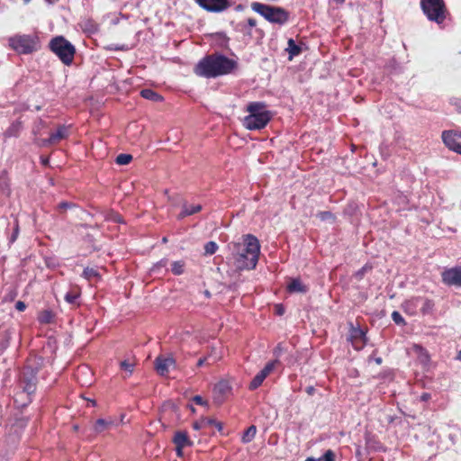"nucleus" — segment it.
<instances>
[{
  "instance_id": "obj_14",
  "label": "nucleus",
  "mask_w": 461,
  "mask_h": 461,
  "mask_svg": "<svg viewBox=\"0 0 461 461\" xmlns=\"http://www.w3.org/2000/svg\"><path fill=\"white\" fill-rule=\"evenodd\" d=\"M349 340L357 350L362 349L366 345V333L358 328H353L350 331Z\"/></svg>"
},
{
  "instance_id": "obj_8",
  "label": "nucleus",
  "mask_w": 461,
  "mask_h": 461,
  "mask_svg": "<svg viewBox=\"0 0 461 461\" xmlns=\"http://www.w3.org/2000/svg\"><path fill=\"white\" fill-rule=\"evenodd\" d=\"M195 4L208 13H222L231 6L230 0H194Z\"/></svg>"
},
{
  "instance_id": "obj_42",
  "label": "nucleus",
  "mask_w": 461,
  "mask_h": 461,
  "mask_svg": "<svg viewBox=\"0 0 461 461\" xmlns=\"http://www.w3.org/2000/svg\"><path fill=\"white\" fill-rule=\"evenodd\" d=\"M318 217L324 221V220H327V219H330V218H332L333 217V214L330 212H328V211H325V212H320L318 213Z\"/></svg>"
},
{
  "instance_id": "obj_40",
  "label": "nucleus",
  "mask_w": 461,
  "mask_h": 461,
  "mask_svg": "<svg viewBox=\"0 0 461 461\" xmlns=\"http://www.w3.org/2000/svg\"><path fill=\"white\" fill-rule=\"evenodd\" d=\"M450 104L455 106L456 110L458 113H461V97L460 96H453L450 98Z\"/></svg>"
},
{
  "instance_id": "obj_43",
  "label": "nucleus",
  "mask_w": 461,
  "mask_h": 461,
  "mask_svg": "<svg viewBox=\"0 0 461 461\" xmlns=\"http://www.w3.org/2000/svg\"><path fill=\"white\" fill-rule=\"evenodd\" d=\"M247 26H249V28H254L257 26L258 23H257V20L255 18H249L247 21H245Z\"/></svg>"
},
{
  "instance_id": "obj_22",
  "label": "nucleus",
  "mask_w": 461,
  "mask_h": 461,
  "mask_svg": "<svg viewBox=\"0 0 461 461\" xmlns=\"http://www.w3.org/2000/svg\"><path fill=\"white\" fill-rule=\"evenodd\" d=\"M55 313L49 309L43 310L39 312L38 321L41 324H50L54 321Z\"/></svg>"
},
{
  "instance_id": "obj_32",
  "label": "nucleus",
  "mask_w": 461,
  "mask_h": 461,
  "mask_svg": "<svg viewBox=\"0 0 461 461\" xmlns=\"http://www.w3.org/2000/svg\"><path fill=\"white\" fill-rule=\"evenodd\" d=\"M21 128V122L13 123L5 132L6 138L18 136Z\"/></svg>"
},
{
  "instance_id": "obj_49",
  "label": "nucleus",
  "mask_w": 461,
  "mask_h": 461,
  "mask_svg": "<svg viewBox=\"0 0 461 461\" xmlns=\"http://www.w3.org/2000/svg\"><path fill=\"white\" fill-rule=\"evenodd\" d=\"M305 392L309 395H313L315 393V388L313 386H308V387H306Z\"/></svg>"
},
{
  "instance_id": "obj_16",
  "label": "nucleus",
  "mask_w": 461,
  "mask_h": 461,
  "mask_svg": "<svg viewBox=\"0 0 461 461\" xmlns=\"http://www.w3.org/2000/svg\"><path fill=\"white\" fill-rule=\"evenodd\" d=\"M173 443L179 447H192L193 441L189 438L186 431L178 430L175 433L173 438Z\"/></svg>"
},
{
  "instance_id": "obj_57",
  "label": "nucleus",
  "mask_w": 461,
  "mask_h": 461,
  "mask_svg": "<svg viewBox=\"0 0 461 461\" xmlns=\"http://www.w3.org/2000/svg\"><path fill=\"white\" fill-rule=\"evenodd\" d=\"M382 362V359L381 358H377L376 359V363L380 364Z\"/></svg>"
},
{
  "instance_id": "obj_6",
  "label": "nucleus",
  "mask_w": 461,
  "mask_h": 461,
  "mask_svg": "<svg viewBox=\"0 0 461 461\" xmlns=\"http://www.w3.org/2000/svg\"><path fill=\"white\" fill-rule=\"evenodd\" d=\"M49 49L66 66H70L76 55L75 46L64 36H56L49 42Z\"/></svg>"
},
{
  "instance_id": "obj_20",
  "label": "nucleus",
  "mask_w": 461,
  "mask_h": 461,
  "mask_svg": "<svg viewBox=\"0 0 461 461\" xmlns=\"http://www.w3.org/2000/svg\"><path fill=\"white\" fill-rule=\"evenodd\" d=\"M201 210H202L201 204H193V205H189V206L186 204H184L181 212L177 216V219L182 220L187 216H190V215H193V214H195V213L201 212Z\"/></svg>"
},
{
  "instance_id": "obj_47",
  "label": "nucleus",
  "mask_w": 461,
  "mask_h": 461,
  "mask_svg": "<svg viewBox=\"0 0 461 461\" xmlns=\"http://www.w3.org/2000/svg\"><path fill=\"white\" fill-rule=\"evenodd\" d=\"M184 448H185V447H183L176 446V456H177L178 457H182V456H183V455H184V453H183V449H184Z\"/></svg>"
},
{
  "instance_id": "obj_51",
  "label": "nucleus",
  "mask_w": 461,
  "mask_h": 461,
  "mask_svg": "<svg viewBox=\"0 0 461 461\" xmlns=\"http://www.w3.org/2000/svg\"><path fill=\"white\" fill-rule=\"evenodd\" d=\"M236 254H247V236L245 237L244 248L240 251H238Z\"/></svg>"
},
{
  "instance_id": "obj_15",
  "label": "nucleus",
  "mask_w": 461,
  "mask_h": 461,
  "mask_svg": "<svg viewBox=\"0 0 461 461\" xmlns=\"http://www.w3.org/2000/svg\"><path fill=\"white\" fill-rule=\"evenodd\" d=\"M174 365L175 360L172 357L158 356L155 359V369L160 375H167L169 372V367Z\"/></svg>"
},
{
  "instance_id": "obj_52",
  "label": "nucleus",
  "mask_w": 461,
  "mask_h": 461,
  "mask_svg": "<svg viewBox=\"0 0 461 461\" xmlns=\"http://www.w3.org/2000/svg\"><path fill=\"white\" fill-rule=\"evenodd\" d=\"M277 313H278L279 315H282V314H283V310H282V308H281V306H280V305H278V306H277Z\"/></svg>"
},
{
  "instance_id": "obj_33",
  "label": "nucleus",
  "mask_w": 461,
  "mask_h": 461,
  "mask_svg": "<svg viewBox=\"0 0 461 461\" xmlns=\"http://www.w3.org/2000/svg\"><path fill=\"white\" fill-rule=\"evenodd\" d=\"M278 364L277 360L269 361L267 363V365L264 366V368L260 371L266 378L274 371L276 368V366Z\"/></svg>"
},
{
  "instance_id": "obj_35",
  "label": "nucleus",
  "mask_w": 461,
  "mask_h": 461,
  "mask_svg": "<svg viewBox=\"0 0 461 461\" xmlns=\"http://www.w3.org/2000/svg\"><path fill=\"white\" fill-rule=\"evenodd\" d=\"M218 249V245L214 241H208L204 245V252L207 255H213Z\"/></svg>"
},
{
  "instance_id": "obj_11",
  "label": "nucleus",
  "mask_w": 461,
  "mask_h": 461,
  "mask_svg": "<svg viewBox=\"0 0 461 461\" xmlns=\"http://www.w3.org/2000/svg\"><path fill=\"white\" fill-rule=\"evenodd\" d=\"M442 140L449 149L461 154V132L444 131L442 132Z\"/></svg>"
},
{
  "instance_id": "obj_56",
  "label": "nucleus",
  "mask_w": 461,
  "mask_h": 461,
  "mask_svg": "<svg viewBox=\"0 0 461 461\" xmlns=\"http://www.w3.org/2000/svg\"><path fill=\"white\" fill-rule=\"evenodd\" d=\"M162 242H163V243L167 242V239L166 237H164V238L162 239Z\"/></svg>"
},
{
  "instance_id": "obj_59",
  "label": "nucleus",
  "mask_w": 461,
  "mask_h": 461,
  "mask_svg": "<svg viewBox=\"0 0 461 461\" xmlns=\"http://www.w3.org/2000/svg\"><path fill=\"white\" fill-rule=\"evenodd\" d=\"M458 359H460V360H461V350H460V352L458 353Z\"/></svg>"
},
{
  "instance_id": "obj_37",
  "label": "nucleus",
  "mask_w": 461,
  "mask_h": 461,
  "mask_svg": "<svg viewBox=\"0 0 461 461\" xmlns=\"http://www.w3.org/2000/svg\"><path fill=\"white\" fill-rule=\"evenodd\" d=\"M392 319L397 325H405V320L401 315V313L397 311H393L392 313Z\"/></svg>"
},
{
  "instance_id": "obj_7",
  "label": "nucleus",
  "mask_w": 461,
  "mask_h": 461,
  "mask_svg": "<svg viewBox=\"0 0 461 461\" xmlns=\"http://www.w3.org/2000/svg\"><path fill=\"white\" fill-rule=\"evenodd\" d=\"M420 8L429 21L442 24L448 14L444 0H420Z\"/></svg>"
},
{
  "instance_id": "obj_60",
  "label": "nucleus",
  "mask_w": 461,
  "mask_h": 461,
  "mask_svg": "<svg viewBox=\"0 0 461 461\" xmlns=\"http://www.w3.org/2000/svg\"><path fill=\"white\" fill-rule=\"evenodd\" d=\"M31 0H23L24 3H29Z\"/></svg>"
},
{
  "instance_id": "obj_34",
  "label": "nucleus",
  "mask_w": 461,
  "mask_h": 461,
  "mask_svg": "<svg viewBox=\"0 0 461 461\" xmlns=\"http://www.w3.org/2000/svg\"><path fill=\"white\" fill-rule=\"evenodd\" d=\"M132 160V156L130 154L122 153L116 157V163L118 165H128Z\"/></svg>"
},
{
  "instance_id": "obj_30",
  "label": "nucleus",
  "mask_w": 461,
  "mask_h": 461,
  "mask_svg": "<svg viewBox=\"0 0 461 461\" xmlns=\"http://www.w3.org/2000/svg\"><path fill=\"white\" fill-rule=\"evenodd\" d=\"M185 262L183 260L174 261L171 264V271L176 276H180L185 271Z\"/></svg>"
},
{
  "instance_id": "obj_4",
  "label": "nucleus",
  "mask_w": 461,
  "mask_h": 461,
  "mask_svg": "<svg viewBox=\"0 0 461 461\" xmlns=\"http://www.w3.org/2000/svg\"><path fill=\"white\" fill-rule=\"evenodd\" d=\"M251 9L263 16L267 22L278 25H284L289 21L290 14L281 6H273L259 2H253Z\"/></svg>"
},
{
  "instance_id": "obj_48",
  "label": "nucleus",
  "mask_w": 461,
  "mask_h": 461,
  "mask_svg": "<svg viewBox=\"0 0 461 461\" xmlns=\"http://www.w3.org/2000/svg\"><path fill=\"white\" fill-rule=\"evenodd\" d=\"M207 359H208V357H201V358L197 361L196 366H197V367H201L202 366H203V365L206 363Z\"/></svg>"
},
{
  "instance_id": "obj_55",
  "label": "nucleus",
  "mask_w": 461,
  "mask_h": 461,
  "mask_svg": "<svg viewBox=\"0 0 461 461\" xmlns=\"http://www.w3.org/2000/svg\"><path fill=\"white\" fill-rule=\"evenodd\" d=\"M338 4H342L345 0H334Z\"/></svg>"
},
{
  "instance_id": "obj_44",
  "label": "nucleus",
  "mask_w": 461,
  "mask_h": 461,
  "mask_svg": "<svg viewBox=\"0 0 461 461\" xmlns=\"http://www.w3.org/2000/svg\"><path fill=\"white\" fill-rule=\"evenodd\" d=\"M15 309L19 312H23L26 309V304L22 301H18L15 303Z\"/></svg>"
},
{
  "instance_id": "obj_21",
  "label": "nucleus",
  "mask_w": 461,
  "mask_h": 461,
  "mask_svg": "<svg viewBox=\"0 0 461 461\" xmlns=\"http://www.w3.org/2000/svg\"><path fill=\"white\" fill-rule=\"evenodd\" d=\"M113 425V420L98 419L95 422L94 429L96 433L104 432Z\"/></svg>"
},
{
  "instance_id": "obj_25",
  "label": "nucleus",
  "mask_w": 461,
  "mask_h": 461,
  "mask_svg": "<svg viewBox=\"0 0 461 461\" xmlns=\"http://www.w3.org/2000/svg\"><path fill=\"white\" fill-rule=\"evenodd\" d=\"M140 95L147 100H151L155 102H160L163 100V97L152 89H142L140 91Z\"/></svg>"
},
{
  "instance_id": "obj_10",
  "label": "nucleus",
  "mask_w": 461,
  "mask_h": 461,
  "mask_svg": "<svg viewBox=\"0 0 461 461\" xmlns=\"http://www.w3.org/2000/svg\"><path fill=\"white\" fill-rule=\"evenodd\" d=\"M232 393L231 384L228 380L219 381L212 389L214 402L222 404Z\"/></svg>"
},
{
  "instance_id": "obj_29",
  "label": "nucleus",
  "mask_w": 461,
  "mask_h": 461,
  "mask_svg": "<svg viewBox=\"0 0 461 461\" xmlns=\"http://www.w3.org/2000/svg\"><path fill=\"white\" fill-rule=\"evenodd\" d=\"M265 379L266 376L261 372H258L249 383V389L250 391L258 389L263 384Z\"/></svg>"
},
{
  "instance_id": "obj_5",
  "label": "nucleus",
  "mask_w": 461,
  "mask_h": 461,
  "mask_svg": "<svg viewBox=\"0 0 461 461\" xmlns=\"http://www.w3.org/2000/svg\"><path fill=\"white\" fill-rule=\"evenodd\" d=\"M8 47L20 55H29L40 49V40L34 34H15L8 38Z\"/></svg>"
},
{
  "instance_id": "obj_36",
  "label": "nucleus",
  "mask_w": 461,
  "mask_h": 461,
  "mask_svg": "<svg viewBox=\"0 0 461 461\" xmlns=\"http://www.w3.org/2000/svg\"><path fill=\"white\" fill-rule=\"evenodd\" d=\"M82 276L86 278V279H88L90 280L91 278L93 277H95L98 276V273L95 269L94 268H91V267H86L84 270H83V274Z\"/></svg>"
},
{
  "instance_id": "obj_23",
  "label": "nucleus",
  "mask_w": 461,
  "mask_h": 461,
  "mask_svg": "<svg viewBox=\"0 0 461 461\" xmlns=\"http://www.w3.org/2000/svg\"><path fill=\"white\" fill-rule=\"evenodd\" d=\"M420 312L423 315L429 314L432 312L435 303L433 300L420 296Z\"/></svg>"
},
{
  "instance_id": "obj_17",
  "label": "nucleus",
  "mask_w": 461,
  "mask_h": 461,
  "mask_svg": "<svg viewBox=\"0 0 461 461\" xmlns=\"http://www.w3.org/2000/svg\"><path fill=\"white\" fill-rule=\"evenodd\" d=\"M136 365L137 360L134 357H129L120 362L121 370L126 373L124 378L129 377L132 375Z\"/></svg>"
},
{
  "instance_id": "obj_18",
  "label": "nucleus",
  "mask_w": 461,
  "mask_h": 461,
  "mask_svg": "<svg viewBox=\"0 0 461 461\" xmlns=\"http://www.w3.org/2000/svg\"><path fill=\"white\" fill-rule=\"evenodd\" d=\"M420 303V296L411 297L407 300L404 304V312L409 315H415L417 313V308Z\"/></svg>"
},
{
  "instance_id": "obj_54",
  "label": "nucleus",
  "mask_w": 461,
  "mask_h": 461,
  "mask_svg": "<svg viewBox=\"0 0 461 461\" xmlns=\"http://www.w3.org/2000/svg\"><path fill=\"white\" fill-rule=\"evenodd\" d=\"M204 295L209 298V297H211V293L208 290H206L204 292Z\"/></svg>"
},
{
  "instance_id": "obj_2",
  "label": "nucleus",
  "mask_w": 461,
  "mask_h": 461,
  "mask_svg": "<svg viewBox=\"0 0 461 461\" xmlns=\"http://www.w3.org/2000/svg\"><path fill=\"white\" fill-rule=\"evenodd\" d=\"M249 113L242 120V125L249 131L264 129L272 119V113L264 102H250L246 107Z\"/></svg>"
},
{
  "instance_id": "obj_38",
  "label": "nucleus",
  "mask_w": 461,
  "mask_h": 461,
  "mask_svg": "<svg viewBox=\"0 0 461 461\" xmlns=\"http://www.w3.org/2000/svg\"><path fill=\"white\" fill-rule=\"evenodd\" d=\"M319 461H335V453L331 449H328Z\"/></svg>"
},
{
  "instance_id": "obj_24",
  "label": "nucleus",
  "mask_w": 461,
  "mask_h": 461,
  "mask_svg": "<svg viewBox=\"0 0 461 461\" xmlns=\"http://www.w3.org/2000/svg\"><path fill=\"white\" fill-rule=\"evenodd\" d=\"M286 50L289 53V59L291 60L294 57L298 56L302 52V48L298 46L293 39H289Z\"/></svg>"
},
{
  "instance_id": "obj_12",
  "label": "nucleus",
  "mask_w": 461,
  "mask_h": 461,
  "mask_svg": "<svg viewBox=\"0 0 461 461\" xmlns=\"http://www.w3.org/2000/svg\"><path fill=\"white\" fill-rule=\"evenodd\" d=\"M69 135V127L66 125H59L55 132L50 133L48 139H44L41 142V146L56 145L62 140H65Z\"/></svg>"
},
{
  "instance_id": "obj_58",
  "label": "nucleus",
  "mask_w": 461,
  "mask_h": 461,
  "mask_svg": "<svg viewBox=\"0 0 461 461\" xmlns=\"http://www.w3.org/2000/svg\"><path fill=\"white\" fill-rule=\"evenodd\" d=\"M42 163L43 164H47L48 163V159H42Z\"/></svg>"
},
{
  "instance_id": "obj_26",
  "label": "nucleus",
  "mask_w": 461,
  "mask_h": 461,
  "mask_svg": "<svg viewBox=\"0 0 461 461\" xmlns=\"http://www.w3.org/2000/svg\"><path fill=\"white\" fill-rule=\"evenodd\" d=\"M80 290L77 287L72 288L65 295V301L70 304H76L77 299L80 297Z\"/></svg>"
},
{
  "instance_id": "obj_27",
  "label": "nucleus",
  "mask_w": 461,
  "mask_h": 461,
  "mask_svg": "<svg viewBox=\"0 0 461 461\" xmlns=\"http://www.w3.org/2000/svg\"><path fill=\"white\" fill-rule=\"evenodd\" d=\"M210 423H215V419L202 418L201 420L194 421L192 426L194 429L200 430L202 429L208 428Z\"/></svg>"
},
{
  "instance_id": "obj_13",
  "label": "nucleus",
  "mask_w": 461,
  "mask_h": 461,
  "mask_svg": "<svg viewBox=\"0 0 461 461\" xmlns=\"http://www.w3.org/2000/svg\"><path fill=\"white\" fill-rule=\"evenodd\" d=\"M441 276L445 285L461 286V267L446 269Z\"/></svg>"
},
{
  "instance_id": "obj_19",
  "label": "nucleus",
  "mask_w": 461,
  "mask_h": 461,
  "mask_svg": "<svg viewBox=\"0 0 461 461\" xmlns=\"http://www.w3.org/2000/svg\"><path fill=\"white\" fill-rule=\"evenodd\" d=\"M287 291L289 293L305 294L308 292V287L305 285H303L299 278H294L287 285Z\"/></svg>"
},
{
  "instance_id": "obj_3",
  "label": "nucleus",
  "mask_w": 461,
  "mask_h": 461,
  "mask_svg": "<svg viewBox=\"0 0 461 461\" xmlns=\"http://www.w3.org/2000/svg\"><path fill=\"white\" fill-rule=\"evenodd\" d=\"M260 254L258 240L251 235H247V254H235L234 264L238 270H252L257 267Z\"/></svg>"
},
{
  "instance_id": "obj_50",
  "label": "nucleus",
  "mask_w": 461,
  "mask_h": 461,
  "mask_svg": "<svg viewBox=\"0 0 461 461\" xmlns=\"http://www.w3.org/2000/svg\"><path fill=\"white\" fill-rule=\"evenodd\" d=\"M70 207V204L68 203H66V202H62L59 204V209H62V210H66L68 208Z\"/></svg>"
},
{
  "instance_id": "obj_28",
  "label": "nucleus",
  "mask_w": 461,
  "mask_h": 461,
  "mask_svg": "<svg viewBox=\"0 0 461 461\" xmlns=\"http://www.w3.org/2000/svg\"><path fill=\"white\" fill-rule=\"evenodd\" d=\"M257 433V427L255 425L249 426L243 433L241 441L243 443H249L253 440Z\"/></svg>"
},
{
  "instance_id": "obj_46",
  "label": "nucleus",
  "mask_w": 461,
  "mask_h": 461,
  "mask_svg": "<svg viewBox=\"0 0 461 461\" xmlns=\"http://www.w3.org/2000/svg\"><path fill=\"white\" fill-rule=\"evenodd\" d=\"M18 233H19V225H18V223H16L14 231L12 237L10 238V242L13 243L15 241V240L17 239Z\"/></svg>"
},
{
  "instance_id": "obj_53",
  "label": "nucleus",
  "mask_w": 461,
  "mask_h": 461,
  "mask_svg": "<svg viewBox=\"0 0 461 461\" xmlns=\"http://www.w3.org/2000/svg\"><path fill=\"white\" fill-rule=\"evenodd\" d=\"M304 461H319V459H315L313 457H307Z\"/></svg>"
},
{
  "instance_id": "obj_31",
  "label": "nucleus",
  "mask_w": 461,
  "mask_h": 461,
  "mask_svg": "<svg viewBox=\"0 0 461 461\" xmlns=\"http://www.w3.org/2000/svg\"><path fill=\"white\" fill-rule=\"evenodd\" d=\"M235 31L242 33L245 36L251 37L252 36V29L247 26L245 22H240L236 24Z\"/></svg>"
},
{
  "instance_id": "obj_39",
  "label": "nucleus",
  "mask_w": 461,
  "mask_h": 461,
  "mask_svg": "<svg viewBox=\"0 0 461 461\" xmlns=\"http://www.w3.org/2000/svg\"><path fill=\"white\" fill-rule=\"evenodd\" d=\"M372 269V267L368 264H366L362 268H360L357 272H356L355 276L357 279L360 280L364 277L366 271Z\"/></svg>"
},
{
  "instance_id": "obj_41",
  "label": "nucleus",
  "mask_w": 461,
  "mask_h": 461,
  "mask_svg": "<svg viewBox=\"0 0 461 461\" xmlns=\"http://www.w3.org/2000/svg\"><path fill=\"white\" fill-rule=\"evenodd\" d=\"M193 402L197 404V405H201V406H207V402L205 400H203V398L200 395H195L193 397Z\"/></svg>"
},
{
  "instance_id": "obj_45",
  "label": "nucleus",
  "mask_w": 461,
  "mask_h": 461,
  "mask_svg": "<svg viewBox=\"0 0 461 461\" xmlns=\"http://www.w3.org/2000/svg\"><path fill=\"white\" fill-rule=\"evenodd\" d=\"M211 426L215 427L219 432H222L223 424L221 421L215 420V423H210L209 427Z\"/></svg>"
},
{
  "instance_id": "obj_9",
  "label": "nucleus",
  "mask_w": 461,
  "mask_h": 461,
  "mask_svg": "<svg viewBox=\"0 0 461 461\" xmlns=\"http://www.w3.org/2000/svg\"><path fill=\"white\" fill-rule=\"evenodd\" d=\"M37 375L31 368H24L20 378V385L23 391L28 395H32L35 393L37 388Z\"/></svg>"
},
{
  "instance_id": "obj_1",
  "label": "nucleus",
  "mask_w": 461,
  "mask_h": 461,
  "mask_svg": "<svg viewBox=\"0 0 461 461\" xmlns=\"http://www.w3.org/2000/svg\"><path fill=\"white\" fill-rule=\"evenodd\" d=\"M237 62L223 54L212 53L201 59L194 68V73L204 78H216L232 73Z\"/></svg>"
}]
</instances>
